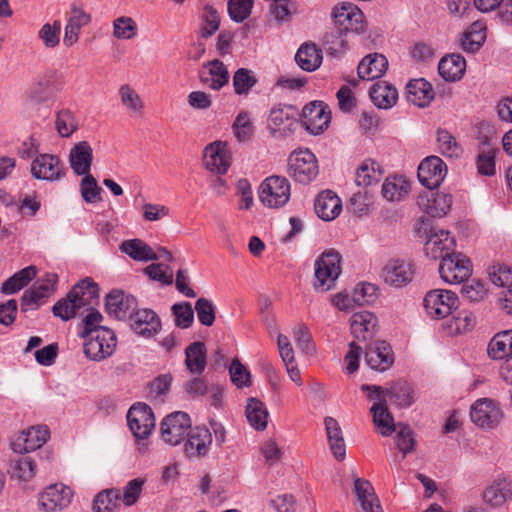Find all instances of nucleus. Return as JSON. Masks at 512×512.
<instances>
[{
    "mask_svg": "<svg viewBox=\"0 0 512 512\" xmlns=\"http://www.w3.org/2000/svg\"><path fill=\"white\" fill-rule=\"evenodd\" d=\"M206 347L203 342L196 341L185 349V365L192 374L200 375L206 367Z\"/></svg>",
    "mask_w": 512,
    "mask_h": 512,
    "instance_id": "41",
    "label": "nucleus"
},
{
    "mask_svg": "<svg viewBox=\"0 0 512 512\" xmlns=\"http://www.w3.org/2000/svg\"><path fill=\"white\" fill-rule=\"evenodd\" d=\"M57 282V274L46 273L23 293L21 297V310L26 312L37 309L55 291Z\"/></svg>",
    "mask_w": 512,
    "mask_h": 512,
    "instance_id": "9",
    "label": "nucleus"
},
{
    "mask_svg": "<svg viewBox=\"0 0 512 512\" xmlns=\"http://www.w3.org/2000/svg\"><path fill=\"white\" fill-rule=\"evenodd\" d=\"M233 87L237 95H247L257 84L254 73L247 68H239L233 75Z\"/></svg>",
    "mask_w": 512,
    "mask_h": 512,
    "instance_id": "53",
    "label": "nucleus"
},
{
    "mask_svg": "<svg viewBox=\"0 0 512 512\" xmlns=\"http://www.w3.org/2000/svg\"><path fill=\"white\" fill-rule=\"evenodd\" d=\"M121 252L139 262L158 260L157 253L143 240L135 238L124 240L120 245Z\"/></svg>",
    "mask_w": 512,
    "mask_h": 512,
    "instance_id": "38",
    "label": "nucleus"
},
{
    "mask_svg": "<svg viewBox=\"0 0 512 512\" xmlns=\"http://www.w3.org/2000/svg\"><path fill=\"white\" fill-rule=\"evenodd\" d=\"M73 495L69 486L63 483L51 484L39 494V507L44 512L60 511L71 503Z\"/></svg>",
    "mask_w": 512,
    "mask_h": 512,
    "instance_id": "12",
    "label": "nucleus"
},
{
    "mask_svg": "<svg viewBox=\"0 0 512 512\" xmlns=\"http://www.w3.org/2000/svg\"><path fill=\"white\" fill-rule=\"evenodd\" d=\"M232 131L239 142H248L254 134V125L250 114L247 111H241L232 125Z\"/></svg>",
    "mask_w": 512,
    "mask_h": 512,
    "instance_id": "52",
    "label": "nucleus"
},
{
    "mask_svg": "<svg viewBox=\"0 0 512 512\" xmlns=\"http://www.w3.org/2000/svg\"><path fill=\"white\" fill-rule=\"evenodd\" d=\"M466 68V61L460 54H451L443 57L438 64L439 74L446 81H456L460 79Z\"/></svg>",
    "mask_w": 512,
    "mask_h": 512,
    "instance_id": "40",
    "label": "nucleus"
},
{
    "mask_svg": "<svg viewBox=\"0 0 512 512\" xmlns=\"http://www.w3.org/2000/svg\"><path fill=\"white\" fill-rule=\"evenodd\" d=\"M385 400L389 397L399 407H409L415 401V392L411 384L398 381L389 389H384Z\"/></svg>",
    "mask_w": 512,
    "mask_h": 512,
    "instance_id": "45",
    "label": "nucleus"
},
{
    "mask_svg": "<svg viewBox=\"0 0 512 512\" xmlns=\"http://www.w3.org/2000/svg\"><path fill=\"white\" fill-rule=\"evenodd\" d=\"M483 500L492 507H500L512 500V481L499 478L492 482L483 492Z\"/></svg>",
    "mask_w": 512,
    "mask_h": 512,
    "instance_id": "33",
    "label": "nucleus"
},
{
    "mask_svg": "<svg viewBox=\"0 0 512 512\" xmlns=\"http://www.w3.org/2000/svg\"><path fill=\"white\" fill-rule=\"evenodd\" d=\"M55 125L62 137L71 136L78 128L77 121L69 110H62L57 113Z\"/></svg>",
    "mask_w": 512,
    "mask_h": 512,
    "instance_id": "61",
    "label": "nucleus"
},
{
    "mask_svg": "<svg viewBox=\"0 0 512 512\" xmlns=\"http://www.w3.org/2000/svg\"><path fill=\"white\" fill-rule=\"evenodd\" d=\"M195 311L199 322L203 326L210 327L214 324L216 319L215 306L211 300L201 297L195 303Z\"/></svg>",
    "mask_w": 512,
    "mask_h": 512,
    "instance_id": "59",
    "label": "nucleus"
},
{
    "mask_svg": "<svg viewBox=\"0 0 512 512\" xmlns=\"http://www.w3.org/2000/svg\"><path fill=\"white\" fill-rule=\"evenodd\" d=\"M447 166L438 156H429L422 160L418 167V179L420 183L432 190L437 188L444 180Z\"/></svg>",
    "mask_w": 512,
    "mask_h": 512,
    "instance_id": "18",
    "label": "nucleus"
},
{
    "mask_svg": "<svg viewBox=\"0 0 512 512\" xmlns=\"http://www.w3.org/2000/svg\"><path fill=\"white\" fill-rule=\"evenodd\" d=\"M409 188V183L402 176H390L382 184L381 193L387 201H401L407 196Z\"/></svg>",
    "mask_w": 512,
    "mask_h": 512,
    "instance_id": "46",
    "label": "nucleus"
},
{
    "mask_svg": "<svg viewBox=\"0 0 512 512\" xmlns=\"http://www.w3.org/2000/svg\"><path fill=\"white\" fill-rule=\"evenodd\" d=\"M498 153L499 148L487 137L479 141L475 159L479 175L491 177L496 174V156Z\"/></svg>",
    "mask_w": 512,
    "mask_h": 512,
    "instance_id": "25",
    "label": "nucleus"
},
{
    "mask_svg": "<svg viewBox=\"0 0 512 512\" xmlns=\"http://www.w3.org/2000/svg\"><path fill=\"white\" fill-rule=\"evenodd\" d=\"M503 417L499 405L488 398L477 400L471 407V421L478 427L492 429L496 427Z\"/></svg>",
    "mask_w": 512,
    "mask_h": 512,
    "instance_id": "15",
    "label": "nucleus"
},
{
    "mask_svg": "<svg viewBox=\"0 0 512 512\" xmlns=\"http://www.w3.org/2000/svg\"><path fill=\"white\" fill-rule=\"evenodd\" d=\"M203 161L205 167L218 174H225L231 165V155L228 145L215 141L204 149Z\"/></svg>",
    "mask_w": 512,
    "mask_h": 512,
    "instance_id": "21",
    "label": "nucleus"
},
{
    "mask_svg": "<svg viewBox=\"0 0 512 512\" xmlns=\"http://www.w3.org/2000/svg\"><path fill=\"white\" fill-rule=\"evenodd\" d=\"M85 336L88 339L84 343V353L91 360L101 361L114 352L117 339L111 329L100 327L95 330V333Z\"/></svg>",
    "mask_w": 512,
    "mask_h": 512,
    "instance_id": "6",
    "label": "nucleus"
},
{
    "mask_svg": "<svg viewBox=\"0 0 512 512\" xmlns=\"http://www.w3.org/2000/svg\"><path fill=\"white\" fill-rule=\"evenodd\" d=\"M93 162V149L87 141L76 143L69 153V163L73 172L80 176L90 173Z\"/></svg>",
    "mask_w": 512,
    "mask_h": 512,
    "instance_id": "31",
    "label": "nucleus"
},
{
    "mask_svg": "<svg viewBox=\"0 0 512 512\" xmlns=\"http://www.w3.org/2000/svg\"><path fill=\"white\" fill-rule=\"evenodd\" d=\"M369 95L374 105L381 109L391 108L398 99L397 89L384 81L373 84L369 90Z\"/></svg>",
    "mask_w": 512,
    "mask_h": 512,
    "instance_id": "36",
    "label": "nucleus"
},
{
    "mask_svg": "<svg viewBox=\"0 0 512 512\" xmlns=\"http://www.w3.org/2000/svg\"><path fill=\"white\" fill-rule=\"evenodd\" d=\"M105 308L110 316L118 320L130 319L137 308V300L132 295L114 290L106 296Z\"/></svg>",
    "mask_w": 512,
    "mask_h": 512,
    "instance_id": "24",
    "label": "nucleus"
},
{
    "mask_svg": "<svg viewBox=\"0 0 512 512\" xmlns=\"http://www.w3.org/2000/svg\"><path fill=\"white\" fill-rule=\"evenodd\" d=\"M129 320L131 329L144 338H151L161 330V320L152 309H136Z\"/></svg>",
    "mask_w": 512,
    "mask_h": 512,
    "instance_id": "22",
    "label": "nucleus"
},
{
    "mask_svg": "<svg viewBox=\"0 0 512 512\" xmlns=\"http://www.w3.org/2000/svg\"><path fill=\"white\" fill-rule=\"evenodd\" d=\"M332 17L340 31L360 33L365 30L362 11L351 2H343L332 10Z\"/></svg>",
    "mask_w": 512,
    "mask_h": 512,
    "instance_id": "11",
    "label": "nucleus"
},
{
    "mask_svg": "<svg viewBox=\"0 0 512 512\" xmlns=\"http://www.w3.org/2000/svg\"><path fill=\"white\" fill-rule=\"evenodd\" d=\"M99 298L97 283L91 279H84L73 286L66 297L55 303L52 312L55 317L68 321L78 314H82L84 307L95 305Z\"/></svg>",
    "mask_w": 512,
    "mask_h": 512,
    "instance_id": "1",
    "label": "nucleus"
},
{
    "mask_svg": "<svg viewBox=\"0 0 512 512\" xmlns=\"http://www.w3.org/2000/svg\"><path fill=\"white\" fill-rule=\"evenodd\" d=\"M80 183V193L86 203H96L101 201L102 189L91 173L83 174Z\"/></svg>",
    "mask_w": 512,
    "mask_h": 512,
    "instance_id": "55",
    "label": "nucleus"
},
{
    "mask_svg": "<svg viewBox=\"0 0 512 512\" xmlns=\"http://www.w3.org/2000/svg\"><path fill=\"white\" fill-rule=\"evenodd\" d=\"M185 442V454L190 457H204L210 450L212 434L206 427H195L190 429Z\"/></svg>",
    "mask_w": 512,
    "mask_h": 512,
    "instance_id": "28",
    "label": "nucleus"
},
{
    "mask_svg": "<svg viewBox=\"0 0 512 512\" xmlns=\"http://www.w3.org/2000/svg\"><path fill=\"white\" fill-rule=\"evenodd\" d=\"M350 327L356 340L368 342L372 340L375 335L377 317L368 311L354 313L350 319Z\"/></svg>",
    "mask_w": 512,
    "mask_h": 512,
    "instance_id": "29",
    "label": "nucleus"
},
{
    "mask_svg": "<svg viewBox=\"0 0 512 512\" xmlns=\"http://www.w3.org/2000/svg\"><path fill=\"white\" fill-rule=\"evenodd\" d=\"M486 40V26L481 21H475L462 34L460 39L461 48L470 53H474L480 49Z\"/></svg>",
    "mask_w": 512,
    "mask_h": 512,
    "instance_id": "39",
    "label": "nucleus"
},
{
    "mask_svg": "<svg viewBox=\"0 0 512 512\" xmlns=\"http://www.w3.org/2000/svg\"><path fill=\"white\" fill-rule=\"evenodd\" d=\"M319 173L315 155L308 149L294 151L288 158V174L296 182L308 184Z\"/></svg>",
    "mask_w": 512,
    "mask_h": 512,
    "instance_id": "5",
    "label": "nucleus"
},
{
    "mask_svg": "<svg viewBox=\"0 0 512 512\" xmlns=\"http://www.w3.org/2000/svg\"><path fill=\"white\" fill-rule=\"evenodd\" d=\"M363 391H368L370 400L375 401L370 409L373 416V423L379 430L382 436H390L396 431L397 426L394 419L387 407V400L384 397V388L377 385H362Z\"/></svg>",
    "mask_w": 512,
    "mask_h": 512,
    "instance_id": "4",
    "label": "nucleus"
},
{
    "mask_svg": "<svg viewBox=\"0 0 512 512\" xmlns=\"http://www.w3.org/2000/svg\"><path fill=\"white\" fill-rule=\"evenodd\" d=\"M295 60L301 69L312 72L320 67L322 63V53L315 44L305 43L298 49Z\"/></svg>",
    "mask_w": 512,
    "mask_h": 512,
    "instance_id": "43",
    "label": "nucleus"
},
{
    "mask_svg": "<svg viewBox=\"0 0 512 512\" xmlns=\"http://www.w3.org/2000/svg\"><path fill=\"white\" fill-rule=\"evenodd\" d=\"M37 275V268L33 265L27 266L8 278L1 286L4 294H14L28 285Z\"/></svg>",
    "mask_w": 512,
    "mask_h": 512,
    "instance_id": "47",
    "label": "nucleus"
},
{
    "mask_svg": "<svg viewBox=\"0 0 512 512\" xmlns=\"http://www.w3.org/2000/svg\"><path fill=\"white\" fill-rule=\"evenodd\" d=\"M229 374L231 381L237 387H248L251 384V375L249 370L240 362L238 358H234L229 366Z\"/></svg>",
    "mask_w": 512,
    "mask_h": 512,
    "instance_id": "62",
    "label": "nucleus"
},
{
    "mask_svg": "<svg viewBox=\"0 0 512 512\" xmlns=\"http://www.w3.org/2000/svg\"><path fill=\"white\" fill-rule=\"evenodd\" d=\"M261 202L270 208L284 206L290 199V183L282 176H270L266 178L259 189Z\"/></svg>",
    "mask_w": 512,
    "mask_h": 512,
    "instance_id": "8",
    "label": "nucleus"
},
{
    "mask_svg": "<svg viewBox=\"0 0 512 512\" xmlns=\"http://www.w3.org/2000/svg\"><path fill=\"white\" fill-rule=\"evenodd\" d=\"M488 354L492 359L512 358V330L497 333L489 342Z\"/></svg>",
    "mask_w": 512,
    "mask_h": 512,
    "instance_id": "44",
    "label": "nucleus"
},
{
    "mask_svg": "<svg viewBox=\"0 0 512 512\" xmlns=\"http://www.w3.org/2000/svg\"><path fill=\"white\" fill-rule=\"evenodd\" d=\"M354 491L363 512H383L380 501L374 492V488L368 480L355 478Z\"/></svg>",
    "mask_w": 512,
    "mask_h": 512,
    "instance_id": "35",
    "label": "nucleus"
},
{
    "mask_svg": "<svg viewBox=\"0 0 512 512\" xmlns=\"http://www.w3.org/2000/svg\"><path fill=\"white\" fill-rule=\"evenodd\" d=\"M121 104L132 114L142 115L144 112V101L141 96L128 84H123L118 90Z\"/></svg>",
    "mask_w": 512,
    "mask_h": 512,
    "instance_id": "50",
    "label": "nucleus"
},
{
    "mask_svg": "<svg viewBox=\"0 0 512 512\" xmlns=\"http://www.w3.org/2000/svg\"><path fill=\"white\" fill-rule=\"evenodd\" d=\"M33 177L46 181H57L64 176V166L58 156L41 154L31 164Z\"/></svg>",
    "mask_w": 512,
    "mask_h": 512,
    "instance_id": "19",
    "label": "nucleus"
},
{
    "mask_svg": "<svg viewBox=\"0 0 512 512\" xmlns=\"http://www.w3.org/2000/svg\"><path fill=\"white\" fill-rule=\"evenodd\" d=\"M137 34L136 22L128 16H121L113 21V36L116 39L130 40Z\"/></svg>",
    "mask_w": 512,
    "mask_h": 512,
    "instance_id": "57",
    "label": "nucleus"
},
{
    "mask_svg": "<svg viewBox=\"0 0 512 512\" xmlns=\"http://www.w3.org/2000/svg\"><path fill=\"white\" fill-rule=\"evenodd\" d=\"M314 209L319 218L331 221L341 213L342 202L335 192L324 190L316 197Z\"/></svg>",
    "mask_w": 512,
    "mask_h": 512,
    "instance_id": "30",
    "label": "nucleus"
},
{
    "mask_svg": "<svg viewBox=\"0 0 512 512\" xmlns=\"http://www.w3.org/2000/svg\"><path fill=\"white\" fill-rule=\"evenodd\" d=\"M64 85L62 74L53 68L45 70L34 81L28 91V98L35 103L55 101Z\"/></svg>",
    "mask_w": 512,
    "mask_h": 512,
    "instance_id": "3",
    "label": "nucleus"
},
{
    "mask_svg": "<svg viewBox=\"0 0 512 512\" xmlns=\"http://www.w3.org/2000/svg\"><path fill=\"white\" fill-rule=\"evenodd\" d=\"M49 439V430L46 426H34L23 431L15 441L12 448L15 452H30L42 447Z\"/></svg>",
    "mask_w": 512,
    "mask_h": 512,
    "instance_id": "27",
    "label": "nucleus"
},
{
    "mask_svg": "<svg viewBox=\"0 0 512 512\" xmlns=\"http://www.w3.org/2000/svg\"><path fill=\"white\" fill-rule=\"evenodd\" d=\"M455 246V239L449 231L433 228L425 243L424 251L431 259L442 261L455 252Z\"/></svg>",
    "mask_w": 512,
    "mask_h": 512,
    "instance_id": "16",
    "label": "nucleus"
},
{
    "mask_svg": "<svg viewBox=\"0 0 512 512\" xmlns=\"http://www.w3.org/2000/svg\"><path fill=\"white\" fill-rule=\"evenodd\" d=\"M438 270L444 282L459 284L469 278L472 273V266L465 255L453 252L450 256L442 259Z\"/></svg>",
    "mask_w": 512,
    "mask_h": 512,
    "instance_id": "10",
    "label": "nucleus"
},
{
    "mask_svg": "<svg viewBox=\"0 0 512 512\" xmlns=\"http://www.w3.org/2000/svg\"><path fill=\"white\" fill-rule=\"evenodd\" d=\"M200 82L211 90L219 91L229 83L230 74L219 59L204 63L199 70Z\"/></svg>",
    "mask_w": 512,
    "mask_h": 512,
    "instance_id": "20",
    "label": "nucleus"
},
{
    "mask_svg": "<svg viewBox=\"0 0 512 512\" xmlns=\"http://www.w3.org/2000/svg\"><path fill=\"white\" fill-rule=\"evenodd\" d=\"M377 163L367 159L357 168L355 172V183L359 187H367L375 180Z\"/></svg>",
    "mask_w": 512,
    "mask_h": 512,
    "instance_id": "64",
    "label": "nucleus"
},
{
    "mask_svg": "<svg viewBox=\"0 0 512 512\" xmlns=\"http://www.w3.org/2000/svg\"><path fill=\"white\" fill-rule=\"evenodd\" d=\"M458 304L456 293L447 289L431 290L424 297L426 312L433 319H443L452 315Z\"/></svg>",
    "mask_w": 512,
    "mask_h": 512,
    "instance_id": "7",
    "label": "nucleus"
},
{
    "mask_svg": "<svg viewBox=\"0 0 512 512\" xmlns=\"http://www.w3.org/2000/svg\"><path fill=\"white\" fill-rule=\"evenodd\" d=\"M295 115L296 109L291 105L274 107L270 111L268 125L274 131L283 125L290 128L295 123Z\"/></svg>",
    "mask_w": 512,
    "mask_h": 512,
    "instance_id": "49",
    "label": "nucleus"
},
{
    "mask_svg": "<svg viewBox=\"0 0 512 512\" xmlns=\"http://www.w3.org/2000/svg\"><path fill=\"white\" fill-rule=\"evenodd\" d=\"M127 421L137 439H146L155 427L152 409L145 403L134 404L127 413Z\"/></svg>",
    "mask_w": 512,
    "mask_h": 512,
    "instance_id": "13",
    "label": "nucleus"
},
{
    "mask_svg": "<svg viewBox=\"0 0 512 512\" xmlns=\"http://www.w3.org/2000/svg\"><path fill=\"white\" fill-rule=\"evenodd\" d=\"M323 102H311L303 107L302 110V123L305 129L313 134L318 135L322 133L331 120L330 111Z\"/></svg>",
    "mask_w": 512,
    "mask_h": 512,
    "instance_id": "17",
    "label": "nucleus"
},
{
    "mask_svg": "<svg viewBox=\"0 0 512 512\" xmlns=\"http://www.w3.org/2000/svg\"><path fill=\"white\" fill-rule=\"evenodd\" d=\"M121 494L118 489H106L98 493L93 502L94 512H110L117 505Z\"/></svg>",
    "mask_w": 512,
    "mask_h": 512,
    "instance_id": "54",
    "label": "nucleus"
},
{
    "mask_svg": "<svg viewBox=\"0 0 512 512\" xmlns=\"http://www.w3.org/2000/svg\"><path fill=\"white\" fill-rule=\"evenodd\" d=\"M413 274L412 264L401 259L389 260L382 271L385 283L395 287L408 284L412 280Z\"/></svg>",
    "mask_w": 512,
    "mask_h": 512,
    "instance_id": "26",
    "label": "nucleus"
},
{
    "mask_svg": "<svg viewBox=\"0 0 512 512\" xmlns=\"http://www.w3.org/2000/svg\"><path fill=\"white\" fill-rule=\"evenodd\" d=\"M35 472L36 463L31 456L24 455L15 461V464L13 466V475L16 476L18 479L23 481H29L34 477Z\"/></svg>",
    "mask_w": 512,
    "mask_h": 512,
    "instance_id": "60",
    "label": "nucleus"
},
{
    "mask_svg": "<svg viewBox=\"0 0 512 512\" xmlns=\"http://www.w3.org/2000/svg\"><path fill=\"white\" fill-rule=\"evenodd\" d=\"M171 310L175 317V325L177 327L186 329L192 325L194 321V310L189 302L175 303Z\"/></svg>",
    "mask_w": 512,
    "mask_h": 512,
    "instance_id": "58",
    "label": "nucleus"
},
{
    "mask_svg": "<svg viewBox=\"0 0 512 512\" xmlns=\"http://www.w3.org/2000/svg\"><path fill=\"white\" fill-rule=\"evenodd\" d=\"M437 142L439 151L446 157H458L462 152L456 139L446 130L438 129Z\"/></svg>",
    "mask_w": 512,
    "mask_h": 512,
    "instance_id": "56",
    "label": "nucleus"
},
{
    "mask_svg": "<svg viewBox=\"0 0 512 512\" xmlns=\"http://www.w3.org/2000/svg\"><path fill=\"white\" fill-rule=\"evenodd\" d=\"M246 417L249 424L257 430L267 427L268 411L260 400L251 398L246 405Z\"/></svg>",
    "mask_w": 512,
    "mask_h": 512,
    "instance_id": "48",
    "label": "nucleus"
},
{
    "mask_svg": "<svg viewBox=\"0 0 512 512\" xmlns=\"http://www.w3.org/2000/svg\"><path fill=\"white\" fill-rule=\"evenodd\" d=\"M365 362L373 370L385 371L394 363L390 345L385 341H374L365 346Z\"/></svg>",
    "mask_w": 512,
    "mask_h": 512,
    "instance_id": "23",
    "label": "nucleus"
},
{
    "mask_svg": "<svg viewBox=\"0 0 512 512\" xmlns=\"http://www.w3.org/2000/svg\"><path fill=\"white\" fill-rule=\"evenodd\" d=\"M341 254L329 249L324 251L315 261L313 286L317 291L327 292L335 287L341 274Z\"/></svg>",
    "mask_w": 512,
    "mask_h": 512,
    "instance_id": "2",
    "label": "nucleus"
},
{
    "mask_svg": "<svg viewBox=\"0 0 512 512\" xmlns=\"http://www.w3.org/2000/svg\"><path fill=\"white\" fill-rule=\"evenodd\" d=\"M406 90L408 100L419 107L427 106L434 98L432 85L423 78L409 81Z\"/></svg>",
    "mask_w": 512,
    "mask_h": 512,
    "instance_id": "37",
    "label": "nucleus"
},
{
    "mask_svg": "<svg viewBox=\"0 0 512 512\" xmlns=\"http://www.w3.org/2000/svg\"><path fill=\"white\" fill-rule=\"evenodd\" d=\"M324 423L331 452L341 461L345 458L346 447L339 423L332 417H326Z\"/></svg>",
    "mask_w": 512,
    "mask_h": 512,
    "instance_id": "42",
    "label": "nucleus"
},
{
    "mask_svg": "<svg viewBox=\"0 0 512 512\" xmlns=\"http://www.w3.org/2000/svg\"><path fill=\"white\" fill-rule=\"evenodd\" d=\"M418 205L431 217H442L446 215L452 205L451 195L443 192L431 193L430 196H420Z\"/></svg>",
    "mask_w": 512,
    "mask_h": 512,
    "instance_id": "34",
    "label": "nucleus"
},
{
    "mask_svg": "<svg viewBox=\"0 0 512 512\" xmlns=\"http://www.w3.org/2000/svg\"><path fill=\"white\" fill-rule=\"evenodd\" d=\"M253 7V0H229L228 13L231 19L237 23L247 19Z\"/></svg>",
    "mask_w": 512,
    "mask_h": 512,
    "instance_id": "63",
    "label": "nucleus"
},
{
    "mask_svg": "<svg viewBox=\"0 0 512 512\" xmlns=\"http://www.w3.org/2000/svg\"><path fill=\"white\" fill-rule=\"evenodd\" d=\"M61 28L62 25L59 20L41 26L37 36L46 49H55L60 44Z\"/></svg>",
    "mask_w": 512,
    "mask_h": 512,
    "instance_id": "51",
    "label": "nucleus"
},
{
    "mask_svg": "<svg viewBox=\"0 0 512 512\" xmlns=\"http://www.w3.org/2000/svg\"><path fill=\"white\" fill-rule=\"evenodd\" d=\"M191 429L188 414L177 411L165 417L161 423V436L170 445L179 444Z\"/></svg>",
    "mask_w": 512,
    "mask_h": 512,
    "instance_id": "14",
    "label": "nucleus"
},
{
    "mask_svg": "<svg viewBox=\"0 0 512 512\" xmlns=\"http://www.w3.org/2000/svg\"><path fill=\"white\" fill-rule=\"evenodd\" d=\"M388 68L387 58L379 53L365 56L359 63L357 72L362 80H374L380 78Z\"/></svg>",
    "mask_w": 512,
    "mask_h": 512,
    "instance_id": "32",
    "label": "nucleus"
}]
</instances>
